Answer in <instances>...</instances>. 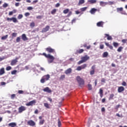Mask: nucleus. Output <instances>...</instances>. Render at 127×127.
Segmentation results:
<instances>
[{
	"instance_id": "nucleus-1",
	"label": "nucleus",
	"mask_w": 127,
	"mask_h": 127,
	"mask_svg": "<svg viewBox=\"0 0 127 127\" xmlns=\"http://www.w3.org/2000/svg\"><path fill=\"white\" fill-rule=\"evenodd\" d=\"M42 55H43V56H45L46 58H47L48 59V63H52V62L54 61V59H55V58H54L53 56H51L50 54L47 55L46 54V53H43L42 54Z\"/></svg>"
},
{
	"instance_id": "nucleus-2",
	"label": "nucleus",
	"mask_w": 127,
	"mask_h": 127,
	"mask_svg": "<svg viewBox=\"0 0 127 127\" xmlns=\"http://www.w3.org/2000/svg\"><path fill=\"white\" fill-rule=\"evenodd\" d=\"M90 59V57H89L88 55H85L83 57H82L81 58L80 61H79L78 63L77 64L78 65H80V64H82V63H85L86 61H88Z\"/></svg>"
},
{
	"instance_id": "nucleus-3",
	"label": "nucleus",
	"mask_w": 127,
	"mask_h": 127,
	"mask_svg": "<svg viewBox=\"0 0 127 127\" xmlns=\"http://www.w3.org/2000/svg\"><path fill=\"white\" fill-rule=\"evenodd\" d=\"M50 79V75L49 74H47L44 75L40 80L41 83L44 84L45 81H48Z\"/></svg>"
},
{
	"instance_id": "nucleus-4",
	"label": "nucleus",
	"mask_w": 127,
	"mask_h": 127,
	"mask_svg": "<svg viewBox=\"0 0 127 127\" xmlns=\"http://www.w3.org/2000/svg\"><path fill=\"white\" fill-rule=\"evenodd\" d=\"M76 80L77 81L79 86H82L85 84V81L83 78H81L79 76L76 77Z\"/></svg>"
},
{
	"instance_id": "nucleus-5",
	"label": "nucleus",
	"mask_w": 127,
	"mask_h": 127,
	"mask_svg": "<svg viewBox=\"0 0 127 127\" xmlns=\"http://www.w3.org/2000/svg\"><path fill=\"white\" fill-rule=\"evenodd\" d=\"M6 20L7 21H13V22H14V23H16L18 22V20H17V19H16V18L13 17L12 18L7 17L6 18Z\"/></svg>"
},
{
	"instance_id": "nucleus-6",
	"label": "nucleus",
	"mask_w": 127,
	"mask_h": 127,
	"mask_svg": "<svg viewBox=\"0 0 127 127\" xmlns=\"http://www.w3.org/2000/svg\"><path fill=\"white\" fill-rule=\"evenodd\" d=\"M46 51L48 52L49 53H53V54H56V52H55V50L54 49H52L51 47H49L46 49Z\"/></svg>"
},
{
	"instance_id": "nucleus-7",
	"label": "nucleus",
	"mask_w": 127,
	"mask_h": 127,
	"mask_svg": "<svg viewBox=\"0 0 127 127\" xmlns=\"http://www.w3.org/2000/svg\"><path fill=\"white\" fill-rule=\"evenodd\" d=\"M26 110V108L23 106H21L18 108V113L19 114H21L22 112H24V111Z\"/></svg>"
},
{
	"instance_id": "nucleus-8",
	"label": "nucleus",
	"mask_w": 127,
	"mask_h": 127,
	"mask_svg": "<svg viewBox=\"0 0 127 127\" xmlns=\"http://www.w3.org/2000/svg\"><path fill=\"white\" fill-rule=\"evenodd\" d=\"M36 103V100H34L26 104V106H27V107H29L30 106H33V105H34Z\"/></svg>"
},
{
	"instance_id": "nucleus-9",
	"label": "nucleus",
	"mask_w": 127,
	"mask_h": 127,
	"mask_svg": "<svg viewBox=\"0 0 127 127\" xmlns=\"http://www.w3.org/2000/svg\"><path fill=\"white\" fill-rule=\"evenodd\" d=\"M50 29V26L47 25L45 28H43L41 31L42 33L47 32Z\"/></svg>"
},
{
	"instance_id": "nucleus-10",
	"label": "nucleus",
	"mask_w": 127,
	"mask_h": 127,
	"mask_svg": "<svg viewBox=\"0 0 127 127\" xmlns=\"http://www.w3.org/2000/svg\"><path fill=\"white\" fill-rule=\"evenodd\" d=\"M19 59V58H15L14 60H12L11 62L10 65L11 66H14L17 63V60Z\"/></svg>"
},
{
	"instance_id": "nucleus-11",
	"label": "nucleus",
	"mask_w": 127,
	"mask_h": 127,
	"mask_svg": "<svg viewBox=\"0 0 127 127\" xmlns=\"http://www.w3.org/2000/svg\"><path fill=\"white\" fill-rule=\"evenodd\" d=\"M96 69V65H93L91 67V70L90 71V75H94L95 74V69Z\"/></svg>"
},
{
	"instance_id": "nucleus-12",
	"label": "nucleus",
	"mask_w": 127,
	"mask_h": 127,
	"mask_svg": "<svg viewBox=\"0 0 127 127\" xmlns=\"http://www.w3.org/2000/svg\"><path fill=\"white\" fill-rule=\"evenodd\" d=\"M27 124L29 126H30L31 127H34L35 126L36 124L34 121L32 120H29V121L27 122Z\"/></svg>"
},
{
	"instance_id": "nucleus-13",
	"label": "nucleus",
	"mask_w": 127,
	"mask_h": 127,
	"mask_svg": "<svg viewBox=\"0 0 127 127\" xmlns=\"http://www.w3.org/2000/svg\"><path fill=\"white\" fill-rule=\"evenodd\" d=\"M44 92H46L47 93H52V90H51V89H50V88H49V87H45L44 89H43Z\"/></svg>"
},
{
	"instance_id": "nucleus-14",
	"label": "nucleus",
	"mask_w": 127,
	"mask_h": 127,
	"mask_svg": "<svg viewBox=\"0 0 127 127\" xmlns=\"http://www.w3.org/2000/svg\"><path fill=\"white\" fill-rule=\"evenodd\" d=\"M98 11V9L95 8H92L90 10L89 12L91 13V14H94V13H96V12Z\"/></svg>"
},
{
	"instance_id": "nucleus-15",
	"label": "nucleus",
	"mask_w": 127,
	"mask_h": 127,
	"mask_svg": "<svg viewBox=\"0 0 127 127\" xmlns=\"http://www.w3.org/2000/svg\"><path fill=\"white\" fill-rule=\"evenodd\" d=\"M124 91H125V87H124L123 86H120L118 87V93H122V92H124Z\"/></svg>"
},
{
	"instance_id": "nucleus-16",
	"label": "nucleus",
	"mask_w": 127,
	"mask_h": 127,
	"mask_svg": "<svg viewBox=\"0 0 127 127\" xmlns=\"http://www.w3.org/2000/svg\"><path fill=\"white\" fill-rule=\"evenodd\" d=\"M103 25H104L103 21H100L97 23V26H98V27H103Z\"/></svg>"
},
{
	"instance_id": "nucleus-17",
	"label": "nucleus",
	"mask_w": 127,
	"mask_h": 127,
	"mask_svg": "<svg viewBox=\"0 0 127 127\" xmlns=\"http://www.w3.org/2000/svg\"><path fill=\"white\" fill-rule=\"evenodd\" d=\"M22 39L24 41H26V40H28V39H27V37H26L25 34H23L22 35Z\"/></svg>"
},
{
	"instance_id": "nucleus-18",
	"label": "nucleus",
	"mask_w": 127,
	"mask_h": 127,
	"mask_svg": "<svg viewBox=\"0 0 127 127\" xmlns=\"http://www.w3.org/2000/svg\"><path fill=\"white\" fill-rule=\"evenodd\" d=\"M72 72V68H69L66 70L65 71V74L68 75V74H70Z\"/></svg>"
},
{
	"instance_id": "nucleus-19",
	"label": "nucleus",
	"mask_w": 127,
	"mask_h": 127,
	"mask_svg": "<svg viewBox=\"0 0 127 127\" xmlns=\"http://www.w3.org/2000/svg\"><path fill=\"white\" fill-rule=\"evenodd\" d=\"M105 37H107V40H113V38L108 34H105Z\"/></svg>"
},
{
	"instance_id": "nucleus-20",
	"label": "nucleus",
	"mask_w": 127,
	"mask_h": 127,
	"mask_svg": "<svg viewBox=\"0 0 127 127\" xmlns=\"http://www.w3.org/2000/svg\"><path fill=\"white\" fill-rule=\"evenodd\" d=\"M105 45H106V46H107V47H109L110 48V49H111V50H113V46L110 45V44H109V43H107V42H105Z\"/></svg>"
},
{
	"instance_id": "nucleus-21",
	"label": "nucleus",
	"mask_w": 127,
	"mask_h": 127,
	"mask_svg": "<svg viewBox=\"0 0 127 127\" xmlns=\"http://www.w3.org/2000/svg\"><path fill=\"white\" fill-rule=\"evenodd\" d=\"M87 2L91 4H93V3H96V2H97V0H88Z\"/></svg>"
},
{
	"instance_id": "nucleus-22",
	"label": "nucleus",
	"mask_w": 127,
	"mask_h": 127,
	"mask_svg": "<svg viewBox=\"0 0 127 127\" xmlns=\"http://www.w3.org/2000/svg\"><path fill=\"white\" fill-rule=\"evenodd\" d=\"M84 3H85V0H79L78 5H82Z\"/></svg>"
},
{
	"instance_id": "nucleus-23",
	"label": "nucleus",
	"mask_w": 127,
	"mask_h": 127,
	"mask_svg": "<svg viewBox=\"0 0 127 127\" xmlns=\"http://www.w3.org/2000/svg\"><path fill=\"white\" fill-rule=\"evenodd\" d=\"M5 73L4 71V68L2 67L0 69V75H3Z\"/></svg>"
},
{
	"instance_id": "nucleus-24",
	"label": "nucleus",
	"mask_w": 127,
	"mask_h": 127,
	"mask_svg": "<svg viewBox=\"0 0 127 127\" xmlns=\"http://www.w3.org/2000/svg\"><path fill=\"white\" fill-rule=\"evenodd\" d=\"M16 13V10L13 9L12 11L9 12L8 15H12L13 13Z\"/></svg>"
},
{
	"instance_id": "nucleus-25",
	"label": "nucleus",
	"mask_w": 127,
	"mask_h": 127,
	"mask_svg": "<svg viewBox=\"0 0 127 127\" xmlns=\"http://www.w3.org/2000/svg\"><path fill=\"white\" fill-rule=\"evenodd\" d=\"M106 4H107V2H104V1H100V5L101 6H104L105 5H106Z\"/></svg>"
},
{
	"instance_id": "nucleus-26",
	"label": "nucleus",
	"mask_w": 127,
	"mask_h": 127,
	"mask_svg": "<svg viewBox=\"0 0 127 127\" xmlns=\"http://www.w3.org/2000/svg\"><path fill=\"white\" fill-rule=\"evenodd\" d=\"M108 55H109V53H108V52H105L103 54V57L104 58H106L108 57Z\"/></svg>"
},
{
	"instance_id": "nucleus-27",
	"label": "nucleus",
	"mask_w": 127,
	"mask_h": 127,
	"mask_svg": "<svg viewBox=\"0 0 127 127\" xmlns=\"http://www.w3.org/2000/svg\"><path fill=\"white\" fill-rule=\"evenodd\" d=\"M44 106L47 109H50V106H49V104H48L47 103H44Z\"/></svg>"
},
{
	"instance_id": "nucleus-28",
	"label": "nucleus",
	"mask_w": 127,
	"mask_h": 127,
	"mask_svg": "<svg viewBox=\"0 0 127 127\" xmlns=\"http://www.w3.org/2000/svg\"><path fill=\"white\" fill-rule=\"evenodd\" d=\"M76 52L79 54H81V53H83L84 52V49H81L78 50H77Z\"/></svg>"
},
{
	"instance_id": "nucleus-29",
	"label": "nucleus",
	"mask_w": 127,
	"mask_h": 127,
	"mask_svg": "<svg viewBox=\"0 0 127 127\" xmlns=\"http://www.w3.org/2000/svg\"><path fill=\"white\" fill-rule=\"evenodd\" d=\"M103 89H102L101 88L100 89V91H99V94L100 95V97L101 98H103V96H104V94H103Z\"/></svg>"
},
{
	"instance_id": "nucleus-30",
	"label": "nucleus",
	"mask_w": 127,
	"mask_h": 127,
	"mask_svg": "<svg viewBox=\"0 0 127 127\" xmlns=\"http://www.w3.org/2000/svg\"><path fill=\"white\" fill-rule=\"evenodd\" d=\"M114 97H115L114 94H111L109 98V101L111 100H114Z\"/></svg>"
},
{
	"instance_id": "nucleus-31",
	"label": "nucleus",
	"mask_w": 127,
	"mask_h": 127,
	"mask_svg": "<svg viewBox=\"0 0 127 127\" xmlns=\"http://www.w3.org/2000/svg\"><path fill=\"white\" fill-rule=\"evenodd\" d=\"M8 37V35H6L4 36L1 37V40H5Z\"/></svg>"
},
{
	"instance_id": "nucleus-32",
	"label": "nucleus",
	"mask_w": 127,
	"mask_h": 127,
	"mask_svg": "<svg viewBox=\"0 0 127 127\" xmlns=\"http://www.w3.org/2000/svg\"><path fill=\"white\" fill-rule=\"evenodd\" d=\"M68 12H69V9L68 8H66L63 11V13L64 14H66V13H68Z\"/></svg>"
},
{
	"instance_id": "nucleus-33",
	"label": "nucleus",
	"mask_w": 127,
	"mask_h": 127,
	"mask_svg": "<svg viewBox=\"0 0 127 127\" xmlns=\"http://www.w3.org/2000/svg\"><path fill=\"white\" fill-rule=\"evenodd\" d=\"M87 8H88V7H84L81 8L80 9L81 11H86V10H87Z\"/></svg>"
},
{
	"instance_id": "nucleus-34",
	"label": "nucleus",
	"mask_w": 127,
	"mask_h": 127,
	"mask_svg": "<svg viewBox=\"0 0 127 127\" xmlns=\"http://www.w3.org/2000/svg\"><path fill=\"white\" fill-rule=\"evenodd\" d=\"M30 27H32V28L34 27V26H35V23H34V22H32L30 24Z\"/></svg>"
},
{
	"instance_id": "nucleus-35",
	"label": "nucleus",
	"mask_w": 127,
	"mask_h": 127,
	"mask_svg": "<svg viewBox=\"0 0 127 127\" xmlns=\"http://www.w3.org/2000/svg\"><path fill=\"white\" fill-rule=\"evenodd\" d=\"M45 122V120H40V121H39V125L40 126L43 125V124H44Z\"/></svg>"
},
{
	"instance_id": "nucleus-36",
	"label": "nucleus",
	"mask_w": 127,
	"mask_h": 127,
	"mask_svg": "<svg viewBox=\"0 0 127 127\" xmlns=\"http://www.w3.org/2000/svg\"><path fill=\"white\" fill-rule=\"evenodd\" d=\"M123 49H124V48L123 47H120L118 49L117 51L118 52H122V50H123Z\"/></svg>"
},
{
	"instance_id": "nucleus-37",
	"label": "nucleus",
	"mask_w": 127,
	"mask_h": 127,
	"mask_svg": "<svg viewBox=\"0 0 127 127\" xmlns=\"http://www.w3.org/2000/svg\"><path fill=\"white\" fill-rule=\"evenodd\" d=\"M117 10L118 12H119L120 11H123V10H124V8L123 7L117 8Z\"/></svg>"
},
{
	"instance_id": "nucleus-38",
	"label": "nucleus",
	"mask_w": 127,
	"mask_h": 127,
	"mask_svg": "<svg viewBox=\"0 0 127 127\" xmlns=\"http://www.w3.org/2000/svg\"><path fill=\"white\" fill-rule=\"evenodd\" d=\"M22 17H23V15L21 14H19L17 16L18 19H21V18H22Z\"/></svg>"
},
{
	"instance_id": "nucleus-39",
	"label": "nucleus",
	"mask_w": 127,
	"mask_h": 127,
	"mask_svg": "<svg viewBox=\"0 0 127 127\" xmlns=\"http://www.w3.org/2000/svg\"><path fill=\"white\" fill-rule=\"evenodd\" d=\"M51 13L52 14H55V13H56V9H53L51 12Z\"/></svg>"
},
{
	"instance_id": "nucleus-40",
	"label": "nucleus",
	"mask_w": 127,
	"mask_h": 127,
	"mask_svg": "<svg viewBox=\"0 0 127 127\" xmlns=\"http://www.w3.org/2000/svg\"><path fill=\"white\" fill-rule=\"evenodd\" d=\"M80 66L81 67V69H85L87 67V64H84Z\"/></svg>"
},
{
	"instance_id": "nucleus-41",
	"label": "nucleus",
	"mask_w": 127,
	"mask_h": 127,
	"mask_svg": "<svg viewBox=\"0 0 127 127\" xmlns=\"http://www.w3.org/2000/svg\"><path fill=\"white\" fill-rule=\"evenodd\" d=\"M43 16L42 15H38L36 16L37 19H42Z\"/></svg>"
},
{
	"instance_id": "nucleus-42",
	"label": "nucleus",
	"mask_w": 127,
	"mask_h": 127,
	"mask_svg": "<svg viewBox=\"0 0 127 127\" xmlns=\"http://www.w3.org/2000/svg\"><path fill=\"white\" fill-rule=\"evenodd\" d=\"M113 45L114 46V47H118V46H119V43H116V42H113Z\"/></svg>"
},
{
	"instance_id": "nucleus-43",
	"label": "nucleus",
	"mask_w": 127,
	"mask_h": 127,
	"mask_svg": "<svg viewBox=\"0 0 127 127\" xmlns=\"http://www.w3.org/2000/svg\"><path fill=\"white\" fill-rule=\"evenodd\" d=\"M16 72H17V71L16 70H14L11 71V74L12 75H15V74H16Z\"/></svg>"
},
{
	"instance_id": "nucleus-44",
	"label": "nucleus",
	"mask_w": 127,
	"mask_h": 127,
	"mask_svg": "<svg viewBox=\"0 0 127 127\" xmlns=\"http://www.w3.org/2000/svg\"><path fill=\"white\" fill-rule=\"evenodd\" d=\"M2 6L4 8H5V7H7L8 6V4H7L6 3H4V4H3Z\"/></svg>"
},
{
	"instance_id": "nucleus-45",
	"label": "nucleus",
	"mask_w": 127,
	"mask_h": 127,
	"mask_svg": "<svg viewBox=\"0 0 127 127\" xmlns=\"http://www.w3.org/2000/svg\"><path fill=\"white\" fill-rule=\"evenodd\" d=\"M88 90H92V89H93V88L92 87V85L91 84H88Z\"/></svg>"
},
{
	"instance_id": "nucleus-46",
	"label": "nucleus",
	"mask_w": 127,
	"mask_h": 127,
	"mask_svg": "<svg viewBox=\"0 0 127 127\" xmlns=\"http://www.w3.org/2000/svg\"><path fill=\"white\" fill-rule=\"evenodd\" d=\"M11 35H12V37H16V36L17 35V33H12Z\"/></svg>"
},
{
	"instance_id": "nucleus-47",
	"label": "nucleus",
	"mask_w": 127,
	"mask_h": 127,
	"mask_svg": "<svg viewBox=\"0 0 127 127\" xmlns=\"http://www.w3.org/2000/svg\"><path fill=\"white\" fill-rule=\"evenodd\" d=\"M58 127H61V126H62L61 122L60 121V119H58Z\"/></svg>"
},
{
	"instance_id": "nucleus-48",
	"label": "nucleus",
	"mask_w": 127,
	"mask_h": 127,
	"mask_svg": "<svg viewBox=\"0 0 127 127\" xmlns=\"http://www.w3.org/2000/svg\"><path fill=\"white\" fill-rule=\"evenodd\" d=\"M71 15H72V11H68V13L67 15V17H70V16H71Z\"/></svg>"
},
{
	"instance_id": "nucleus-49",
	"label": "nucleus",
	"mask_w": 127,
	"mask_h": 127,
	"mask_svg": "<svg viewBox=\"0 0 127 127\" xmlns=\"http://www.w3.org/2000/svg\"><path fill=\"white\" fill-rule=\"evenodd\" d=\"M6 71H9V70H11V66H8L6 67Z\"/></svg>"
},
{
	"instance_id": "nucleus-50",
	"label": "nucleus",
	"mask_w": 127,
	"mask_h": 127,
	"mask_svg": "<svg viewBox=\"0 0 127 127\" xmlns=\"http://www.w3.org/2000/svg\"><path fill=\"white\" fill-rule=\"evenodd\" d=\"M15 97H16V95L15 94H13L11 95V99L13 100V99H14Z\"/></svg>"
},
{
	"instance_id": "nucleus-51",
	"label": "nucleus",
	"mask_w": 127,
	"mask_h": 127,
	"mask_svg": "<svg viewBox=\"0 0 127 127\" xmlns=\"http://www.w3.org/2000/svg\"><path fill=\"white\" fill-rule=\"evenodd\" d=\"M16 41L17 43L20 42V37H17V38L16 39Z\"/></svg>"
},
{
	"instance_id": "nucleus-52",
	"label": "nucleus",
	"mask_w": 127,
	"mask_h": 127,
	"mask_svg": "<svg viewBox=\"0 0 127 127\" xmlns=\"http://www.w3.org/2000/svg\"><path fill=\"white\" fill-rule=\"evenodd\" d=\"M60 80H64V79H65V75H62L60 77Z\"/></svg>"
},
{
	"instance_id": "nucleus-53",
	"label": "nucleus",
	"mask_w": 127,
	"mask_h": 127,
	"mask_svg": "<svg viewBox=\"0 0 127 127\" xmlns=\"http://www.w3.org/2000/svg\"><path fill=\"white\" fill-rule=\"evenodd\" d=\"M81 69H82V67L81 66H78L76 68L77 71H81Z\"/></svg>"
},
{
	"instance_id": "nucleus-54",
	"label": "nucleus",
	"mask_w": 127,
	"mask_h": 127,
	"mask_svg": "<svg viewBox=\"0 0 127 127\" xmlns=\"http://www.w3.org/2000/svg\"><path fill=\"white\" fill-rule=\"evenodd\" d=\"M27 9L28 10H32V9H33V7H31V6H29L27 8Z\"/></svg>"
},
{
	"instance_id": "nucleus-55",
	"label": "nucleus",
	"mask_w": 127,
	"mask_h": 127,
	"mask_svg": "<svg viewBox=\"0 0 127 127\" xmlns=\"http://www.w3.org/2000/svg\"><path fill=\"white\" fill-rule=\"evenodd\" d=\"M25 16L27 17V16H29V15H30V13L29 12H26L24 14Z\"/></svg>"
},
{
	"instance_id": "nucleus-56",
	"label": "nucleus",
	"mask_w": 127,
	"mask_h": 127,
	"mask_svg": "<svg viewBox=\"0 0 127 127\" xmlns=\"http://www.w3.org/2000/svg\"><path fill=\"white\" fill-rule=\"evenodd\" d=\"M101 83H106V79L103 78L101 79Z\"/></svg>"
},
{
	"instance_id": "nucleus-57",
	"label": "nucleus",
	"mask_w": 127,
	"mask_h": 127,
	"mask_svg": "<svg viewBox=\"0 0 127 127\" xmlns=\"http://www.w3.org/2000/svg\"><path fill=\"white\" fill-rule=\"evenodd\" d=\"M18 94H24V92L23 90H18Z\"/></svg>"
},
{
	"instance_id": "nucleus-58",
	"label": "nucleus",
	"mask_w": 127,
	"mask_h": 127,
	"mask_svg": "<svg viewBox=\"0 0 127 127\" xmlns=\"http://www.w3.org/2000/svg\"><path fill=\"white\" fill-rule=\"evenodd\" d=\"M104 46L103 44L100 45V49H104Z\"/></svg>"
},
{
	"instance_id": "nucleus-59",
	"label": "nucleus",
	"mask_w": 127,
	"mask_h": 127,
	"mask_svg": "<svg viewBox=\"0 0 127 127\" xmlns=\"http://www.w3.org/2000/svg\"><path fill=\"white\" fill-rule=\"evenodd\" d=\"M127 41V39H123L122 40V42H123V43H126Z\"/></svg>"
},
{
	"instance_id": "nucleus-60",
	"label": "nucleus",
	"mask_w": 127,
	"mask_h": 127,
	"mask_svg": "<svg viewBox=\"0 0 127 127\" xmlns=\"http://www.w3.org/2000/svg\"><path fill=\"white\" fill-rule=\"evenodd\" d=\"M122 85L123 86H127V82H126V81H123Z\"/></svg>"
},
{
	"instance_id": "nucleus-61",
	"label": "nucleus",
	"mask_w": 127,
	"mask_h": 127,
	"mask_svg": "<svg viewBox=\"0 0 127 127\" xmlns=\"http://www.w3.org/2000/svg\"><path fill=\"white\" fill-rule=\"evenodd\" d=\"M120 106H121V105H120V104L117 105V106H116V107H115V109H116V110H118V109H119V108H120Z\"/></svg>"
},
{
	"instance_id": "nucleus-62",
	"label": "nucleus",
	"mask_w": 127,
	"mask_h": 127,
	"mask_svg": "<svg viewBox=\"0 0 127 127\" xmlns=\"http://www.w3.org/2000/svg\"><path fill=\"white\" fill-rule=\"evenodd\" d=\"M55 6H56V7H59V6H60V3H57L56 4Z\"/></svg>"
},
{
	"instance_id": "nucleus-63",
	"label": "nucleus",
	"mask_w": 127,
	"mask_h": 127,
	"mask_svg": "<svg viewBox=\"0 0 127 127\" xmlns=\"http://www.w3.org/2000/svg\"><path fill=\"white\" fill-rule=\"evenodd\" d=\"M47 99H48V101H49L50 102H52V98H51L50 97H48Z\"/></svg>"
},
{
	"instance_id": "nucleus-64",
	"label": "nucleus",
	"mask_w": 127,
	"mask_h": 127,
	"mask_svg": "<svg viewBox=\"0 0 127 127\" xmlns=\"http://www.w3.org/2000/svg\"><path fill=\"white\" fill-rule=\"evenodd\" d=\"M15 6H19V2H16L15 3Z\"/></svg>"
}]
</instances>
